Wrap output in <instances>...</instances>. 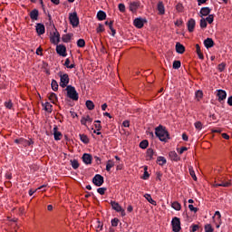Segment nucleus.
<instances>
[{
    "label": "nucleus",
    "mask_w": 232,
    "mask_h": 232,
    "mask_svg": "<svg viewBox=\"0 0 232 232\" xmlns=\"http://www.w3.org/2000/svg\"><path fill=\"white\" fill-rule=\"evenodd\" d=\"M155 135L161 142H166L169 139V132L166 130V127L160 125L155 129Z\"/></svg>",
    "instance_id": "f257e3e1"
},
{
    "label": "nucleus",
    "mask_w": 232,
    "mask_h": 232,
    "mask_svg": "<svg viewBox=\"0 0 232 232\" xmlns=\"http://www.w3.org/2000/svg\"><path fill=\"white\" fill-rule=\"evenodd\" d=\"M65 92H67V97L69 99H72V101H79V92H77L75 87L68 85L65 89Z\"/></svg>",
    "instance_id": "f03ea898"
},
{
    "label": "nucleus",
    "mask_w": 232,
    "mask_h": 232,
    "mask_svg": "<svg viewBox=\"0 0 232 232\" xmlns=\"http://www.w3.org/2000/svg\"><path fill=\"white\" fill-rule=\"evenodd\" d=\"M58 75L60 77V86L62 88H67L68 84H70V76L68 75V73L63 74V72H60Z\"/></svg>",
    "instance_id": "7ed1b4c3"
},
{
    "label": "nucleus",
    "mask_w": 232,
    "mask_h": 232,
    "mask_svg": "<svg viewBox=\"0 0 232 232\" xmlns=\"http://www.w3.org/2000/svg\"><path fill=\"white\" fill-rule=\"evenodd\" d=\"M171 226H172V231L174 232H180L182 227H180V218L175 217L172 218L171 221Z\"/></svg>",
    "instance_id": "20e7f679"
},
{
    "label": "nucleus",
    "mask_w": 232,
    "mask_h": 232,
    "mask_svg": "<svg viewBox=\"0 0 232 232\" xmlns=\"http://www.w3.org/2000/svg\"><path fill=\"white\" fill-rule=\"evenodd\" d=\"M69 20L73 28H77V26H79V16H77L76 12L69 14Z\"/></svg>",
    "instance_id": "39448f33"
},
{
    "label": "nucleus",
    "mask_w": 232,
    "mask_h": 232,
    "mask_svg": "<svg viewBox=\"0 0 232 232\" xmlns=\"http://www.w3.org/2000/svg\"><path fill=\"white\" fill-rule=\"evenodd\" d=\"M92 184H94V186H97V188H101V186L104 184V177H102L101 174H96L92 178Z\"/></svg>",
    "instance_id": "423d86ee"
},
{
    "label": "nucleus",
    "mask_w": 232,
    "mask_h": 232,
    "mask_svg": "<svg viewBox=\"0 0 232 232\" xmlns=\"http://www.w3.org/2000/svg\"><path fill=\"white\" fill-rule=\"evenodd\" d=\"M56 53L61 57H66L68 53H66V46L64 44H59L56 46Z\"/></svg>",
    "instance_id": "0eeeda50"
},
{
    "label": "nucleus",
    "mask_w": 232,
    "mask_h": 232,
    "mask_svg": "<svg viewBox=\"0 0 232 232\" xmlns=\"http://www.w3.org/2000/svg\"><path fill=\"white\" fill-rule=\"evenodd\" d=\"M51 43L53 44H59V43H61V34L57 29H55L53 35L51 37Z\"/></svg>",
    "instance_id": "6e6552de"
},
{
    "label": "nucleus",
    "mask_w": 232,
    "mask_h": 232,
    "mask_svg": "<svg viewBox=\"0 0 232 232\" xmlns=\"http://www.w3.org/2000/svg\"><path fill=\"white\" fill-rule=\"evenodd\" d=\"M35 30H36L37 35H44L46 32V28L44 27V24L41 23L36 24Z\"/></svg>",
    "instance_id": "1a4fd4ad"
},
{
    "label": "nucleus",
    "mask_w": 232,
    "mask_h": 232,
    "mask_svg": "<svg viewBox=\"0 0 232 232\" xmlns=\"http://www.w3.org/2000/svg\"><path fill=\"white\" fill-rule=\"evenodd\" d=\"M140 7V2H130L129 4V9L130 12H132V14H135V12H137V10H139V8Z\"/></svg>",
    "instance_id": "9d476101"
},
{
    "label": "nucleus",
    "mask_w": 232,
    "mask_h": 232,
    "mask_svg": "<svg viewBox=\"0 0 232 232\" xmlns=\"http://www.w3.org/2000/svg\"><path fill=\"white\" fill-rule=\"evenodd\" d=\"M29 17L32 21H39V10L38 9H33L29 13Z\"/></svg>",
    "instance_id": "9b49d317"
},
{
    "label": "nucleus",
    "mask_w": 232,
    "mask_h": 232,
    "mask_svg": "<svg viewBox=\"0 0 232 232\" xmlns=\"http://www.w3.org/2000/svg\"><path fill=\"white\" fill-rule=\"evenodd\" d=\"M82 160L88 166L92 164V160H93V157H92L91 154L84 153L82 157Z\"/></svg>",
    "instance_id": "f8f14e48"
},
{
    "label": "nucleus",
    "mask_w": 232,
    "mask_h": 232,
    "mask_svg": "<svg viewBox=\"0 0 232 232\" xmlns=\"http://www.w3.org/2000/svg\"><path fill=\"white\" fill-rule=\"evenodd\" d=\"M217 96L218 97V102H222V101H226V97H227V92L224 90H218Z\"/></svg>",
    "instance_id": "ddd939ff"
},
{
    "label": "nucleus",
    "mask_w": 232,
    "mask_h": 232,
    "mask_svg": "<svg viewBox=\"0 0 232 232\" xmlns=\"http://www.w3.org/2000/svg\"><path fill=\"white\" fill-rule=\"evenodd\" d=\"M144 23H146V20L142 18H135L133 21V24L136 28H142L144 26Z\"/></svg>",
    "instance_id": "4468645a"
},
{
    "label": "nucleus",
    "mask_w": 232,
    "mask_h": 232,
    "mask_svg": "<svg viewBox=\"0 0 232 232\" xmlns=\"http://www.w3.org/2000/svg\"><path fill=\"white\" fill-rule=\"evenodd\" d=\"M203 44L207 50H209V48H213L215 46V42L211 38H207L204 40Z\"/></svg>",
    "instance_id": "2eb2a0df"
},
{
    "label": "nucleus",
    "mask_w": 232,
    "mask_h": 232,
    "mask_svg": "<svg viewBox=\"0 0 232 232\" xmlns=\"http://www.w3.org/2000/svg\"><path fill=\"white\" fill-rule=\"evenodd\" d=\"M195 24H197V23L195 22V19L190 18L188 23H187V26H188V32H193L195 30Z\"/></svg>",
    "instance_id": "dca6fc26"
},
{
    "label": "nucleus",
    "mask_w": 232,
    "mask_h": 232,
    "mask_svg": "<svg viewBox=\"0 0 232 232\" xmlns=\"http://www.w3.org/2000/svg\"><path fill=\"white\" fill-rule=\"evenodd\" d=\"M111 206L112 209H114V211H116L117 213H121V211H122V207H121L119 202L111 201Z\"/></svg>",
    "instance_id": "f3484780"
},
{
    "label": "nucleus",
    "mask_w": 232,
    "mask_h": 232,
    "mask_svg": "<svg viewBox=\"0 0 232 232\" xmlns=\"http://www.w3.org/2000/svg\"><path fill=\"white\" fill-rule=\"evenodd\" d=\"M160 15H164L166 14V8L164 7L163 2H159L157 6Z\"/></svg>",
    "instance_id": "a211bd4d"
},
{
    "label": "nucleus",
    "mask_w": 232,
    "mask_h": 232,
    "mask_svg": "<svg viewBox=\"0 0 232 232\" xmlns=\"http://www.w3.org/2000/svg\"><path fill=\"white\" fill-rule=\"evenodd\" d=\"M201 17H206L211 14V8L209 7H202L199 12Z\"/></svg>",
    "instance_id": "6ab92c4d"
},
{
    "label": "nucleus",
    "mask_w": 232,
    "mask_h": 232,
    "mask_svg": "<svg viewBox=\"0 0 232 232\" xmlns=\"http://www.w3.org/2000/svg\"><path fill=\"white\" fill-rule=\"evenodd\" d=\"M59 128L57 126L53 127V136L54 140H61V137H63V133L61 131H58Z\"/></svg>",
    "instance_id": "aec40b11"
},
{
    "label": "nucleus",
    "mask_w": 232,
    "mask_h": 232,
    "mask_svg": "<svg viewBox=\"0 0 232 232\" xmlns=\"http://www.w3.org/2000/svg\"><path fill=\"white\" fill-rule=\"evenodd\" d=\"M176 52H177V53L182 54V53H184L186 52V47H184L182 45V44L177 43L176 44Z\"/></svg>",
    "instance_id": "412c9836"
},
{
    "label": "nucleus",
    "mask_w": 232,
    "mask_h": 232,
    "mask_svg": "<svg viewBox=\"0 0 232 232\" xmlns=\"http://www.w3.org/2000/svg\"><path fill=\"white\" fill-rule=\"evenodd\" d=\"M169 157L171 160H174L175 162H179V160H180V158H179V155L176 151H170L169 153Z\"/></svg>",
    "instance_id": "4be33fe9"
},
{
    "label": "nucleus",
    "mask_w": 232,
    "mask_h": 232,
    "mask_svg": "<svg viewBox=\"0 0 232 232\" xmlns=\"http://www.w3.org/2000/svg\"><path fill=\"white\" fill-rule=\"evenodd\" d=\"M154 155H155V151H153V149L150 148L147 150V154H146L147 160H153Z\"/></svg>",
    "instance_id": "5701e85b"
},
{
    "label": "nucleus",
    "mask_w": 232,
    "mask_h": 232,
    "mask_svg": "<svg viewBox=\"0 0 232 232\" xmlns=\"http://www.w3.org/2000/svg\"><path fill=\"white\" fill-rule=\"evenodd\" d=\"M215 188H229V186H231V182L229 181H220V183H217L214 185Z\"/></svg>",
    "instance_id": "b1692460"
},
{
    "label": "nucleus",
    "mask_w": 232,
    "mask_h": 232,
    "mask_svg": "<svg viewBox=\"0 0 232 232\" xmlns=\"http://www.w3.org/2000/svg\"><path fill=\"white\" fill-rule=\"evenodd\" d=\"M48 98H49V101L53 102V104H55V102H57L58 101L57 94H55V92L49 93Z\"/></svg>",
    "instance_id": "393cba45"
},
{
    "label": "nucleus",
    "mask_w": 232,
    "mask_h": 232,
    "mask_svg": "<svg viewBox=\"0 0 232 232\" xmlns=\"http://www.w3.org/2000/svg\"><path fill=\"white\" fill-rule=\"evenodd\" d=\"M97 19L98 21H104V19H106V12L99 11L97 13Z\"/></svg>",
    "instance_id": "a878e982"
},
{
    "label": "nucleus",
    "mask_w": 232,
    "mask_h": 232,
    "mask_svg": "<svg viewBox=\"0 0 232 232\" xmlns=\"http://www.w3.org/2000/svg\"><path fill=\"white\" fill-rule=\"evenodd\" d=\"M196 53H198V59H204V54L202 53V51L200 50V45L198 44H196Z\"/></svg>",
    "instance_id": "bb28decb"
},
{
    "label": "nucleus",
    "mask_w": 232,
    "mask_h": 232,
    "mask_svg": "<svg viewBox=\"0 0 232 232\" xmlns=\"http://www.w3.org/2000/svg\"><path fill=\"white\" fill-rule=\"evenodd\" d=\"M171 208L176 211H180V209H182V206L180 205V203H179V201H174L171 204Z\"/></svg>",
    "instance_id": "cd10ccee"
},
{
    "label": "nucleus",
    "mask_w": 232,
    "mask_h": 232,
    "mask_svg": "<svg viewBox=\"0 0 232 232\" xmlns=\"http://www.w3.org/2000/svg\"><path fill=\"white\" fill-rule=\"evenodd\" d=\"M144 198H146V200H148V202H150V204H152V206H156L157 205V201L153 200V198H151V195L145 194L144 195Z\"/></svg>",
    "instance_id": "c85d7f7f"
},
{
    "label": "nucleus",
    "mask_w": 232,
    "mask_h": 232,
    "mask_svg": "<svg viewBox=\"0 0 232 232\" xmlns=\"http://www.w3.org/2000/svg\"><path fill=\"white\" fill-rule=\"evenodd\" d=\"M79 137H80V140H82L83 144H88L90 142V139L86 134H80Z\"/></svg>",
    "instance_id": "c756f323"
},
{
    "label": "nucleus",
    "mask_w": 232,
    "mask_h": 232,
    "mask_svg": "<svg viewBox=\"0 0 232 232\" xmlns=\"http://www.w3.org/2000/svg\"><path fill=\"white\" fill-rule=\"evenodd\" d=\"M113 166H115V162H113L111 160H109L106 164V171H111Z\"/></svg>",
    "instance_id": "7c9ffc66"
},
{
    "label": "nucleus",
    "mask_w": 232,
    "mask_h": 232,
    "mask_svg": "<svg viewBox=\"0 0 232 232\" xmlns=\"http://www.w3.org/2000/svg\"><path fill=\"white\" fill-rule=\"evenodd\" d=\"M166 162H168V160H166V158L160 156L157 159V164H159L160 166H164V164H166Z\"/></svg>",
    "instance_id": "2f4dec72"
},
{
    "label": "nucleus",
    "mask_w": 232,
    "mask_h": 232,
    "mask_svg": "<svg viewBox=\"0 0 232 232\" xmlns=\"http://www.w3.org/2000/svg\"><path fill=\"white\" fill-rule=\"evenodd\" d=\"M45 111H48V113H52V108H53V106L52 104H50V102H45L43 104Z\"/></svg>",
    "instance_id": "473e14b6"
},
{
    "label": "nucleus",
    "mask_w": 232,
    "mask_h": 232,
    "mask_svg": "<svg viewBox=\"0 0 232 232\" xmlns=\"http://www.w3.org/2000/svg\"><path fill=\"white\" fill-rule=\"evenodd\" d=\"M213 220H217L218 222H222V215L220 214V211H216L215 215L213 217Z\"/></svg>",
    "instance_id": "72a5a7b5"
},
{
    "label": "nucleus",
    "mask_w": 232,
    "mask_h": 232,
    "mask_svg": "<svg viewBox=\"0 0 232 232\" xmlns=\"http://www.w3.org/2000/svg\"><path fill=\"white\" fill-rule=\"evenodd\" d=\"M85 106H86V108H88L90 111L94 110V108H95V104L93 103V102H92V101H90V100L86 101Z\"/></svg>",
    "instance_id": "f704fd0d"
},
{
    "label": "nucleus",
    "mask_w": 232,
    "mask_h": 232,
    "mask_svg": "<svg viewBox=\"0 0 232 232\" xmlns=\"http://www.w3.org/2000/svg\"><path fill=\"white\" fill-rule=\"evenodd\" d=\"M148 146H150L148 140H143L141 142H140V148H141V150H146Z\"/></svg>",
    "instance_id": "c9c22d12"
},
{
    "label": "nucleus",
    "mask_w": 232,
    "mask_h": 232,
    "mask_svg": "<svg viewBox=\"0 0 232 232\" xmlns=\"http://www.w3.org/2000/svg\"><path fill=\"white\" fill-rule=\"evenodd\" d=\"M51 86L53 92H57V90H59V83H57V81L55 80H52Z\"/></svg>",
    "instance_id": "e433bc0d"
},
{
    "label": "nucleus",
    "mask_w": 232,
    "mask_h": 232,
    "mask_svg": "<svg viewBox=\"0 0 232 232\" xmlns=\"http://www.w3.org/2000/svg\"><path fill=\"white\" fill-rule=\"evenodd\" d=\"M71 166L73 169H78L79 161L77 160H71Z\"/></svg>",
    "instance_id": "4c0bfd02"
},
{
    "label": "nucleus",
    "mask_w": 232,
    "mask_h": 232,
    "mask_svg": "<svg viewBox=\"0 0 232 232\" xmlns=\"http://www.w3.org/2000/svg\"><path fill=\"white\" fill-rule=\"evenodd\" d=\"M71 40H72V34H63L62 37V41L63 43H70Z\"/></svg>",
    "instance_id": "58836bf2"
},
{
    "label": "nucleus",
    "mask_w": 232,
    "mask_h": 232,
    "mask_svg": "<svg viewBox=\"0 0 232 232\" xmlns=\"http://www.w3.org/2000/svg\"><path fill=\"white\" fill-rule=\"evenodd\" d=\"M84 46H86V42L84 41V39H79L77 41V47L78 48H84Z\"/></svg>",
    "instance_id": "ea45409f"
},
{
    "label": "nucleus",
    "mask_w": 232,
    "mask_h": 232,
    "mask_svg": "<svg viewBox=\"0 0 232 232\" xmlns=\"http://www.w3.org/2000/svg\"><path fill=\"white\" fill-rule=\"evenodd\" d=\"M143 180H148L150 179V173L148 172V166L144 167V173L142 177Z\"/></svg>",
    "instance_id": "a19ab883"
},
{
    "label": "nucleus",
    "mask_w": 232,
    "mask_h": 232,
    "mask_svg": "<svg viewBox=\"0 0 232 232\" xmlns=\"http://www.w3.org/2000/svg\"><path fill=\"white\" fill-rule=\"evenodd\" d=\"M215 228L211 226V224L205 225V232H213Z\"/></svg>",
    "instance_id": "79ce46f5"
},
{
    "label": "nucleus",
    "mask_w": 232,
    "mask_h": 232,
    "mask_svg": "<svg viewBox=\"0 0 232 232\" xmlns=\"http://www.w3.org/2000/svg\"><path fill=\"white\" fill-rule=\"evenodd\" d=\"M195 95H196V99L198 101H200V99H202V97H204V93L202 92V91H197Z\"/></svg>",
    "instance_id": "37998d69"
},
{
    "label": "nucleus",
    "mask_w": 232,
    "mask_h": 232,
    "mask_svg": "<svg viewBox=\"0 0 232 232\" xmlns=\"http://www.w3.org/2000/svg\"><path fill=\"white\" fill-rule=\"evenodd\" d=\"M180 66H181L180 61H174L173 62L172 67H173L174 70H179V68H180Z\"/></svg>",
    "instance_id": "c03bdc74"
},
{
    "label": "nucleus",
    "mask_w": 232,
    "mask_h": 232,
    "mask_svg": "<svg viewBox=\"0 0 232 232\" xmlns=\"http://www.w3.org/2000/svg\"><path fill=\"white\" fill-rule=\"evenodd\" d=\"M205 20L208 24H211L213 21H215V16L213 14H209Z\"/></svg>",
    "instance_id": "a18cd8bd"
},
{
    "label": "nucleus",
    "mask_w": 232,
    "mask_h": 232,
    "mask_svg": "<svg viewBox=\"0 0 232 232\" xmlns=\"http://www.w3.org/2000/svg\"><path fill=\"white\" fill-rule=\"evenodd\" d=\"M198 229H200V227L198 225L192 224L190 226V232H196L198 231Z\"/></svg>",
    "instance_id": "49530a36"
},
{
    "label": "nucleus",
    "mask_w": 232,
    "mask_h": 232,
    "mask_svg": "<svg viewBox=\"0 0 232 232\" xmlns=\"http://www.w3.org/2000/svg\"><path fill=\"white\" fill-rule=\"evenodd\" d=\"M199 26L200 28H208V22L204 18H202L200 20Z\"/></svg>",
    "instance_id": "de8ad7c7"
},
{
    "label": "nucleus",
    "mask_w": 232,
    "mask_h": 232,
    "mask_svg": "<svg viewBox=\"0 0 232 232\" xmlns=\"http://www.w3.org/2000/svg\"><path fill=\"white\" fill-rule=\"evenodd\" d=\"M176 10L177 12H184V5L181 3L177 4Z\"/></svg>",
    "instance_id": "09e8293b"
},
{
    "label": "nucleus",
    "mask_w": 232,
    "mask_h": 232,
    "mask_svg": "<svg viewBox=\"0 0 232 232\" xmlns=\"http://www.w3.org/2000/svg\"><path fill=\"white\" fill-rule=\"evenodd\" d=\"M111 226L112 227H117L119 226V218H114L113 219H111Z\"/></svg>",
    "instance_id": "8fccbe9b"
},
{
    "label": "nucleus",
    "mask_w": 232,
    "mask_h": 232,
    "mask_svg": "<svg viewBox=\"0 0 232 232\" xmlns=\"http://www.w3.org/2000/svg\"><path fill=\"white\" fill-rule=\"evenodd\" d=\"M97 34H101L104 32V25L102 24H99V26L96 29Z\"/></svg>",
    "instance_id": "3c124183"
},
{
    "label": "nucleus",
    "mask_w": 232,
    "mask_h": 232,
    "mask_svg": "<svg viewBox=\"0 0 232 232\" xmlns=\"http://www.w3.org/2000/svg\"><path fill=\"white\" fill-rule=\"evenodd\" d=\"M118 8L120 12H121V14H124V12H126V5H124V4H119Z\"/></svg>",
    "instance_id": "603ef678"
},
{
    "label": "nucleus",
    "mask_w": 232,
    "mask_h": 232,
    "mask_svg": "<svg viewBox=\"0 0 232 232\" xmlns=\"http://www.w3.org/2000/svg\"><path fill=\"white\" fill-rule=\"evenodd\" d=\"M108 188H97V193H99L100 195H104V193H106Z\"/></svg>",
    "instance_id": "864d4df0"
},
{
    "label": "nucleus",
    "mask_w": 232,
    "mask_h": 232,
    "mask_svg": "<svg viewBox=\"0 0 232 232\" xmlns=\"http://www.w3.org/2000/svg\"><path fill=\"white\" fill-rule=\"evenodd\" d=\"M218 72H224V70H226V63H219L218 66Z\"/></svg>",
    "instance_id": "5fc2aeb1"
},
{
    "label": "nucleus",
    "mask_w": 232,
    "mask_h": 232,
    "mask_svg": "<svg viewBox=\"0 0 232 232\" xmlns=\"http://www.w3.org/2000/svg\"><path fill=\"white\" fill-rule=\"evenodd\" d=\"M5 108H7L8 110H12L14 104L12 103V101H9V102H5Z\"/></svg>",
    "instance_id": "6e6d98bb"
},
{
    "label": "nucleus",
    "mask_w": 232,
    "mask_h": 232,
    "mask_svg": "<svg viewBox=\"0 0 232 232\" xmlns=\"http://www.w3.org/2000/svg\"><path fill=\"white\" fill-rule=\"evenodd\" d=\"M196 130H202V122L197 121L194 123Z\"/></svg>",
    "instance_id": "4d7b16f0"
},
{
    "label": "nucleus",
    "mask_w": 232,
    "mask_h": 232,
    "mask_svg": "<svg viewBox=\"0 0 232 232\" xmlns=\"http://www.w3.org/2000/svg\"><path fill=\"white\" fill-rule=\"evenodd\" d=\"M15 144H23L24 142H26V140L20 138V139H16L14 140Z\"/></svg>",
    "instance_id": "13d9d810"
},
{
    "label": "nucleus",
    "mask_w": 232,
    "mask_h": 232,
    "mask_svg": "<svg viewBox=\"0 0 232 232\" xmlns=\"http://www.w3.org/2000/svg\"><path fill=\"white\" fill-rule=\"evenodd\" d=\"M189 173L193 180H197V175H195V170H193V169H189Z\"/></svg>",
    "instance_id": "bf43d9fd"
},
{
    "label": "nucleus",
    "mask_w": 232,
    "mask_h": 232,
    "mask_svg": "<svg viewBox=\"0 0 232 232\" xmlns=\"http://www.w3.org/2000/svg\"><path fill=\"white\" fill-rule=\"evenodd\" d=\"M188 209L193 211V213H197V211H198V208H195L192 204L188 205Z\"/></svg>",
    "instance_id": "052dcab7"
},
{
    "label": "nucleus",
    "mask_w": 232,
    "mask_h": 232,
    "mask_svg": "<svg viewBox=\"0 0 232 232\" xmlns=\"http://www.w3.org/2000/svg\"><path fill=\"white\" fill-rule=\"evenodd\" d=\"M184 151H188V149L186 147H182L181 149H178V153H179V155H182V153H184Z\"/></svg>",
    "instance_id": "680f3d73"
},
{
    "label": "nucleus",
    "mask_w": 232,
    "mask_h": 232,
    "mask_svg": "<svg viewBox=\"0 0 232 232\" xmlns=\"http://www.w3.org/2000/svg\"><path fill=\"white\" fill-rule=\"evenodd\" d=\"M90 197H93L95 198V194H93V192H86L85 198H90Z\"/></svg>",
    "instance_id": "e2e57ef3"
},
{
    "label": "nucleus",
    "mask_w": 232,
    "mask_h": 232,
    "mask_svg": "<svg viewBox=\"0 0 232 232\" xmlns=\"http://www.w3.org/2000/svg\"><path fill=\"white\" fill-rule=\"evenodd\" d=\"M94 127L96 128L97 131H101V130H102V126L101 125V123L94 124Z\"/></svg>",
    "instance_id": "0e129e2a"
},
{
    "label": "nucleus",
    "mask_w": 232,
    "mask_h": 232,
    "mask_svg": "<svg viewBox=\"0 0 232 232\" xmlns=\"http://www.w3.org/2000/svg\"><path fill=\"white\" fill-rule=\"evenodd\" d=\"M36 55H43V48L38 47L36 49Z\"/></svg>",
    "instance_id": "69168bd1"
},
{
    "label": "nucleus",
    "mask_w": 232,
    "mask_h": 232,
    "mask_svg": "<svg viewBox=\"0 0 232 232\" xmlns=\"http://www.w3.org/2000/svg\"><path fill=\"white\" fill-rule=\"evenodd\" d=\"M122 124H123L124 128H130V121H124Z\"/></svg>",
    "instance_id": "338daca9"
},
{
    "label": "nucleus",
    "mask_w": 232,
    "mask_h": 232,
    "mask_svg": "<svg viewBox=\"0 0 232 232\" xmlns=\"http://www.w3.org/2000/svg\"><path fill=\"white\" fill-rule=\"evenodd\" d=\"M227 104H228V106H232V96L228 97Z\"/></svg>",
    "instance_id": "774afa93"
}]
</instances>
